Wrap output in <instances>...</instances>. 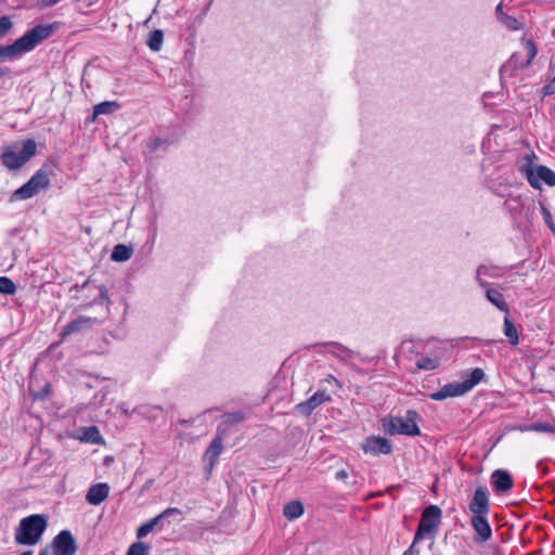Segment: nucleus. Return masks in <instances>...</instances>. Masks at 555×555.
Listing matches in <instances>:
<instances>
[{
    "mask_svg": "<svg viewBox=\"0 0 555 555\" xmlns=\"http://www.w3.org/2000/svg\"><path fill=\"white\" fill-rule=\"evenodd\" d=\"M524 47H525L526 56H527L526 61H524L520 64H518V59H519V54L518 53L513 54V56L509 60L511 64L514 63L516 66H519V67H522V68L528 67L531 64V61L537 55V48H535L534 43L531 40H526L524 42Z\"/></svg>",
    "mask_w": 555,
    "mask_h": 555,
    "instance_id": "obj_19",
    "label": "nucleus"
},
{
    "mask_svg": "<svg viewBox=\"0 0 555 555\" xmlns=\"http://www.w3.org/2000/svg\"><path fill=\"white\" fill-rule=\"evenodd\" d=\"M118 107L119 105L116 102H102L94 106L93 119L96 118L99 115L111 114L118 109Z\"/></svg>",
    "mask_w": 555,
    "mask_h": 555,
    "instance_id": "obj_28",
    "label": "nucleus"
},
{
    "mask_svg": "<svg viewBox=\"0 0 555 555\" xmlns=\"http://www.w3.org/2000/svg\"><path fill=\"white\" fill-rule=\"evenodd\" d=\"M36 149L34 140L25 141L22 147L10 146L1 155L2 164L10 170L18 169L36 154Z\"/></svg>",
    "mask_w": 555,
    "mask_h": 555,
    "instance_id": "obj_4",
    "label": "nucleus"
},
{
    "mask_svg": "<svg viewBox=\"0 0 555 555\" xmlns=\"http://www.w3.org/2000/svg\"><path fill=\"white\" fill-rule=\"evenodd\" d=\"M39 555H48V551L47 550H43L39 553Z\"/></svg>",
    "mask_w": 555,
    "mask_h": 555,
    "instance_id": "obj_44",
    "label": "nucleus"
},
{
    "mask_svg": "<svg viewBox=\"0 0 555 555\" xmlns=\"http://www.w3.org/2000/svg\"><path fill=\"white\" fill-rule=\"evenodd\" d=\"M519 430L555 434V426H553L548 423H534V424H530V425L519 426Z\"/></svg>",
    "mask_w": 555,
    "mask_h": 555,
    "instance_id": "obj_27",
    "label": "nucleus"
},
{
    "mask_svg": "<svg viewBox=\"0 0 555 555\" xmlns=\"http://www.w3.org/2000/svg\"><path fill=\"white\" fill-rule=\"evenodd\" d=\"M13 23L9 16H2L0 18V38L4 37L12 28Z\"/></svg>",
    "mask_w": 555,
    "mask_h": 555,
    "instance_id": "obj_35",
    "label": "nucleus"
},
{
    "mask_svg": "<svg viewBox=\"0 0 555 555\" xmlns=\"http://www.w3.org/2000/svg\"><path fill=\"white\" fill-rule=\"evenodd\" d=\"M92 324H93V319L80 317V318L72 321L64 327V330L62 332V336L64 337L72 333H76L85 327H90Z\"/></svg>",
    "mask_w": 555,
    "mask_h": 555,
    "instance_id": "obj_20",
    "label": "nucleus"
},
{
    "mask_svg": "<svg viewBox=\"0 0 555 555\" xmlns=\"http://www.w3.org/2000/svg\"><path fill=\"white\" fill-rule=\"evenodd\" d=\"M500 23L509 30H518L521 27V23L509 15H502Z\"/></svg>",
    "mask_w": 555,
    "mask_h": 555,
    "instance_id": "obj_32",
    "label": "nucleus"
},
{
    "mask_svg": "<svg viewBox=\"0 0 555 555\" xmlns=\"http://www.w3.org/2000/svg\"><path fill=\"white\" fill-rule=\"evenodd\" d=\"M46 528L47 519L43 515H30L20 521L14 540L21 545H35L40 541Z\"/></svg>",
    "mask_w": 555,
    "mask_h": 555,
    "instance_id": "obj_2",
    "label": "nucleus"
},
{
    "mask_svg": "<svg viewBox=\"0 0 555 555\" xmlns=\"http://www.w3.org/2000/svg\"><path fill=\"white\" fill-rule=\"evenodd\" d=\"M98 291H99V298L101 300H108L107 291L104 286H99Z\"/></svg>",
    "mask_w": 555,
    "mask_h": 555,
    "instance_id": "obj_39",
    "label": "nucleus"
},
{
    "mask_svg": "<svg viewBox=\"0 0 555 555\" xmlns=\"http://www.w3.org/2000/svg\"><path fill=\"white\" fill-rule=\"evenodd\" d=\"M133 255V249L130 246L118 244L114 247L111 259L113 261L122 262L129 260Z\"/></svg>",
    "mask_w": 555,
    "mask_h": 555,
    "instance_id": "obj_21",
    "label": "nucleus"
},
{
    "mask_svg": "<svg viewBox=\"0 0 555 555\" xmlns=\"http://www.w3.org/2000/svg\"><path fill=\"white\" fill-rule=\"evenodd\" d=\"M470 522L476 533L474 537L475 542L483 543L491 539L492 529L487 515L473 516Z\"/></svg>",
    "mask_w": 555,
    "mask_h": 555,
    "instance_id": "obj_11",
    "label": "nucleus"
},
{
    "mask_svg": "<svg viewBox=\"0 0 555 555\" xmlns=\"http://www.w3.org/2000/svg\"><path fill=\"white\" fill-rule=\"evenodd\" d=\"M499 278L502 275L500 268L491 264H480L476 270V281L480 287L489 286L482 276Z\"/></svg>",
    "mask_w": 555,
    "mask_h": 555,
    "instance_id": "obj_18",
    "label": "nucleus"
},
{
    "mask_svg": "<svg viewBox=\"0 0 555 555\" xmlns=\"http://www.w3.org/2000/svg\"><path fill=\"white\" fill-rule=\"evenodd\" d=\"M222 451V435L218 434L217 438L211 442L208 450L206 451V459L209 460L212 465Z\"/></svg>",
    "mask_w": 555,
    "mask_h": 555,
    "instance_id": "obj_23",
    "label": "nucleus"
},
{
    "mask_svg": "<svg viewBox=\"0 0 555 555\" xmlns=\"http://www.w3.org/2000/svg\"><path fill=\"white\" fill-rule=\"evenodd\" d=\"M164 41V34L162 30H154L150 34L147 39V46L153 51H159Z\"/></svg>",
    "mask_w": 555,
    "mask_h": 555,
    "instance_id": "obj_29",
    "label": "nucleus"
},
{
    "mask_svg": "<svg viewBox=\"0 0 555 555\" xmlns=\"http://www.w3.org/2000/svg\"><path fill=\"white\" fill-rule=\"evenodd\" d=\"M441 509L437 505H429L426 507L414 537V543H418L426 537L433 538L437 533L438 526L441 519Z\"/></svg>",
    "mask_w": 555,
    "mask_h": 555,
    "instance_id": "obj_5",
    "label": "nucleus"
},
{
    "mask_svg": "<svg viewBox=\"0 0 555 555\" xmlns=\"http://www.w3.org/2000/svg\"><path fill=\"white\" fill-rule=\"evenodd\" d=\"M520 171L534 189L541 188V181L550 186L555 185V173L545 166H534L528 162L521 166Z\"/></svg>",
    "mask_w": 555,
    "mask_h": 555,
    "instance_id": "obj_8",
    "label": "nucleus"
},
{
    "mask_svg": "<svg viewBox=\"0 0 555 555\" xmlns=\"http://www.w3.org/2000/svg\"><path fill=\"white\" fill-rule=\"evenodd\" d=\"M363 450L365 453L373 455L389 454L391 452V443L386 438L370 437L363 443Z\"/></svg>",
    "mask_w": 555,
    "mask_h": 555,
    "instance_id": "obj_12",
    "label": "nucleus"
},
{
    "mask_svg": "<svg viewBox=\"0 0 555 555\" xmlns=\"http://www.w3.org/2000/svg\"><path fill=\"white\" fill-rule=\"evenodd\" d=\"M55 25L56 24L38 25L25 33L12 44L0 46V57L16 59L33 51L40 42L52 35Z\"/></svg>",
    "mask_w": 555,
    "mask_h": 555,
    "instance_id": "obj_1",
    "label": "nucleus"
},
{
    "mask_svg": "<svg viewBox=\"0 0 555 555\" xmlns=\"http://www.w3.org/2000/svg\"><path fill=\"white\" fill-rule=\"evenodd\" d=\"M53 555H75L77 546L69 531H61L52 542Z\"/></svg>",
    "mask_w": 555,
    "mask_h": 555,
    "instance_id": "obj_9",
    "label": "nucleus"
},
{
    "mask_svg": "<svg viewBox=\"0 0 555 555\" xmlns=\"http://www.w3.org/2000/svg\"><path fill=\"white\" fill-rule=\"evenodd\" d=\"M415 544L416 543L413 542L412 545L403 553V555H412L414 552Z\"/></svg>",
    "mask_w": 555,
    "mask_h": 555,
    "instance_id": "obj_41",
    "label": "nucleus"
},
{
    "mask_svg": "<svg viewBox=\"0 0 555 555\" xmlns=\"http://www.w3.org/2000/svg\"><path fill=\"white\" fill-rule=\"evenodd\" d=\"M334 348L337 350L334 352L341 359H347L350 357V351L347 348H344L341 346H335Z\"/></svg>",
    "mask_w": 555,
    "mask_h": 555,
    "instance_id": "obj_38",
    "label": "nucleus"
},
{
    "mask_svg": "<svg viewBox=\"0 0 555 555\" xmlns=\"http://www.w3.org/2000/svg\"><path fill=\"white\" fill-rule=\"evenodd\" d=\"M482 288L485 289L486 298L490 304H492L494 307H496L499 310L505 313L509 311L508 305L500 291L491 287L490 285Z\"/></svg>",
    "mask_w": 555,
    "mask_h": 555,
    "instance_id": "obj_16",
    "label": "nucleus"
},
{
    "mask_svg": "<svg viewBox=\"0 0 555 555\" xmlns=\"http://www.w3.org/2000/svg\"><path fill=\"white\" fill-rule=\"evenodd\" d=\"M485 373L481 369H474L469 377L462 383H450L444 385L440 390L429 395L433 400H444L451 397H460L472 390L477 384L481 382Z\"/></svg>",
    "mask_w": 555,
    "mask_h": 555,
    "instance_id": "obj_3",
    "label": "nucleus"
},
{
    "mask_svg": "<svg viewBox=\"0 0 555 555\" xmlns=\"http://www.w3.org/2000/svg\"><path fill=\"white\" fill-rule=\"evenodd\" d=\"M503 332L512 345H514V346L518 345L519 337H518L517 328L507 317H505V319H504Z\"/></svg>",
    "mask_w": 555,
    "mask_h": 555,
    "instance_id": "obj_26",
    "label": "nucleus"
},
{
    "mask_svg": "<svg viewBox=\"0 0 555 555\" xmlns=\"http://www.w3.org/2000/svg\"><path fill=\"white\" fill-rule=\"evenodd\" d=\"M542 211H543V216H544L546 219L551 217V214H550V211H548L546 208L542 207Z\"/></svg>",
    "mask_w": 555,
    "mask_h": 555,
    "instance_id": "obj_43",
    "label": "nucleus"
},
{
    "mask_svg": "<svg viewBox=\"0 0 555 555\" xmlns=\"http://www.w3.org/2000/svg\"><path fill=\"white\" fill-rule=\"evenodd\" d=\"M16 289L17 287L11 279L7 276H0V294L13 295L16 293Z\"/></svg>",
    "mask_w": 555,
    "mask_h": 555,
    "instance_id": "obj_30",
    "label": "nucleus"
},
{
    "mask_svg": "<svg viewBox=\"0 0 555 555\" xmlns=\"http://www.w3.org/2000/svg\"><path fill=\"white\" fill-rule=\"evenodd\" d=\"M179 513L180 512H179L178 508H167V509H165L163 513H160L156 517L152 518L147 522H145L142 526H140L138 528V530H137V537L139 539H141V538L147 535L154 529V527L158 524V521L162 518L168 517V516L173 515V514H179Z\"/></svg>",
    "mask_w": 555,
    "mask_h": 555,
    "instance_id": "obj_15",
    "label": "nucleus"
},
{
    "mask_svg": "<svg viewBox=\"0 0 555 555\" xmlns=\"http://www.w3.org/2000/svg\"><path fill=\"white\" fill-rule=\"evenodd\" d=\"M440 360L437 357L423 356L416 361V367L424 371H433L439 367Z\"/></svg>",
    "mask_w": 555,
    "mask_h": 555,
    "instance_id": "obj_25",
    "label": "nucleus"
},
{
    "mask_svg": "<svg viewBox=\"0 0 555 555\" xmlns=\"http://www.w3.org/2000/svg\"><path fill=\"white\" fill-rule=\"evenodd\" d=\"M147 553L149 547L146 546V544H144L143 542H137L129 547L127 555H147Z\"/></svg>",
    "mask_w": 555,
    "mask_h": 555,
    "instance_id": "obj_33",
    "label": "nucleus"
},
{
    "mask_svg": "<svg viewBox=\"0 0 555 555\" xmlns=\"http://www.w3.org/2000/svg\"><path fill=\"white\" fill-rule=\"evenodd\" d=\"M3 75V72L0 69V77Z\"/></svg>",
    "mask_w": 555,
    "mask_h": 555,
    "instance_id": "obj_45",
    "label": "nucleus"
},
{
    "mask_svg": "<svg viewBox=\"0 0 555 555\" xmlns=\"http://www.w3.org/2000/svg\"><path fill=\"white\" fill-rule=\"evenodd\" d=\"M81 440L86 442L99 443L102 441V437L96 427H89L83 431Z\"/></svg>",
    "mask_w": 555,
    "mask_h": 555,
    "instance_id": "obj_31",
    "label": "nucleus"
},
{
    "mask_svg": "<svg viewBox=\"0 0 555 555\" xmlns=\"http://www.w3.org/2000/svg\"><path fill=\"white\" fill-rule=\"evenodd\" d=\"M337 478H346L347 477V473L345 470H339L337 472L336 474Z\"/></svg>",
    "mask_w": 555,
    "mask_h": 555,
    "instance_id": "obj_42",
    "label": "nucleus"
},
{
    "mask_svg": "<svg viewBox=\"0 0 555 555\" xmlns=\"http://www.w3.org/2000/svg\"><path fill=\"white\" fill-rule=\"evenodd\" d=\"M169 145V142L167 140H163L160 138H152L149 141V147L151 151L155 152L160 149H167Z\"/></svg>",
    "mask_w": 555,
    "mask_h": 555,
    "instance_id": "obj_34",
    "label": "nucleus"
},
{
    "mask_svg": "<svg viewBox=\"0 0 555 555\" xmlns=\"http://www.w3.org/2000/svg\"><path fill=\"white\" fill-rule=\"evenodd\" d=\"M542 92L544 95H551L555 93V77L543 87Z\"/></svg>",
    "mask_w": 555,
    "mask_h": 555,
    "instance_id": "obj_37",
    "label": "nucleus"
},
{
    "mask_svg": "<svg viewBox=\"0 0 555 555\" xmlns=\"http://www.w3.org/2000/svg\"><path fill=\"white\" fill-rule=\"evenodd\" d=\"M108 492L107 483H96L89 489L86 499L88 503L99 505L108 496Z\"/></svg>",
    "mask_w": 555,
    "mask_h": 555,
    "instance_id": "obj_14",
    "label": "nucleus"
},
{
    "mask_svg": "<svg viewBox=\"0 0 555 555\" xmlns=\"http://www.w3.org/2000/svg\"><path fill=\"white\" fill-rule=\"evenodd\" d=\"M60 1L61 0H37L36 1V8H38V9H46V8L55 5Z\"/></svg>",
    "mask_w": 555,
    "mask_h": 555,
    "instance_id": "obj_36",
    "label": "nucleus"
},
{
    "mask_svg": "<svg viewBox=\"0 0 555 555\" xmlns=\"http://www.w3.org/2000/svg\"><path fill=\"white\" fill-rule=\"evenodd\" d=\"M416 413L409 411L405 416H396L384 420L383 426L390 435H420V428L415 422Z\"/></svg>",
    "mask_w": 555,
    "mask_h": 555,
    "instance_id": "obj_6",
    "label": "nucleus"
},
{
    "mask_svg": "<svg viewBox=\"0 0 555 555\" xmlns=\"http://www.w3.org/2000/svg\"><path fill=\"white\" fill-rule=\"evenodd\" d=\"M243 420H244V416L241 413L225 414L222 418V422L218 426V434L224 435L230 426L237 424Z\"/></svg>",
    "mask_w": 555,
    "mask_h": 555,
    "instance_id": "obj_22",
    "label": "nucleus"
},
{
    "mask_svg": "<svg viewBox=\"0 0 555 555\" xmlns=\"http://www.w3.org/2000/svg\"><path fill=\"white\" fill-rule=\"evenodd\" d=\"M492 483L496 491L506 492L513 487V480L505 470L498 469L492 474Z\"/></svg>",
    "mask_w": 555,
    "mask_h": 555,
    "instance_id": "obj_17",
    "label": "nucleus"
},
{
    "mask_svg": "<svg viewBox=\"0 0 555 555\" xmlns=\"http://www.w3.org/2000/svg\"><path fill=\"white\" fill-rule=\"evenodd\" d=\"M50 185V179L46 171L38 170L34 173V176L26 182L24 185L18 188L12 194V201L16 199H28L35 195H37L42 190L48 189Z\"/></svg>",
    "mask_w": 555,
    "mask_h": 555,
    "instance_id": "obj_7",
    "label": "nucleus"
},
{
    "mask_svg": "<svg viewBox=\"0 0 555 555\" xmlns=\"http://www.w3.org/2000/svg\"><path fill=\"white\" fill-rule=\"evenodd\" d=\"M468 507L473 513V516L488 515L490 511V504L488 491L485 487H479L476 489Z\"/></svg>",
    "mask_w": 555,
    "mask_h": 555,
    "instance_id": "obj_10",
    "label": "nucleus"
},
{
    "mask_svg": "<svg viewBox=\"0 0 555 555\" xmlns=\"http://www.w3.org/2000/svg\"><path fill=\"white\" fill-rule=\"evenodd\" d=\"M283 513L288 520H294L304 514V506L300 502L293 501L284 506Z\"/></svg>",
    "mask_w": 555,
    "mask_h": 555,
    "instance_id": "obj_24",
    "label": "nucleus"
},
{
    "mask_svg": "<svg viewBox=\"0 0 555 555\" xmlns=\"http://www.w3.org/2000/svg\"><path fill=\"white\" fill-rule=\"evenodd\" d=\"M495 14H496V17L498 20L501 22V17L502 15H506L504 12H503V7L502 4H499L496 8H495Z\"/></svg>",
    "mask_w": 555,
    "mask_h": 555,
    "instance_id": "obj_40",
    "label": "nucleus"
},
{
    "mask_svg": "<svg viewBox=\"0 0 555 555\" xmlns=\"http://www.w3.org/2000/svg\"><path fill=\"white\" fill-rule=\"evenodd\" d=\"M328 401H331V396L327 395L326 391L321 390V391H317L307 401L297 404L296 409L299 413H301L304 415H310L314 409H317L322 403H325Z\"/></svg>",
    "mask_w": 555,
    "mask_h": 555,
    "instance_id": "obj_13",
    "label": "nucleus"
}]
</instances>
